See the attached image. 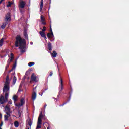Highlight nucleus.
<instances>
[{"mask_svg": "<svg viewBox=\"0 0 129 129\" xmlns=\"http://www.w3.org/2000/svg\"><path fill=\"white\" fill-rule=\"evenodd\" d=\"M16 39L15 47L18 48L19 46V49H20L21 53H25L26 52V40L22 39L20 35H17Z\"/></svg>", "mask_w": 129, "mask_h": 129, "instance_id": "1", "label": "nucleus"}, {"mask_svg": "<svg viewBox=\"0 0 129 129\" xmlns=\"http://www.w3.org/2000/svg\"><path fill=\"white\" fill-rule=\"evenodd\" d=\"M3 93H5V99L8 100L9 98V94L10 93V82L6 81L4 87L3 88Z\"/></svg>", "mask_w": 129, "mask_h": 129, "instance_id": "2", "label": "nucleus"}, {"mask_svg": "<svg viewBox=\"0 0 129 129\" xmlns=\"http://www.w3.org/2000/svg\"><path fill=\"white\" fill-rule=\"evenodd\" d=\"M63 89H64V84L63 83V79L60 77V85L59 87V92L57 95V98H54L56 101L59 100V98L61 97V94L62 93V91H63Z\"/></svg>", "mask_w": 129, "mask_h": 129, "instance_id": "3", "label": "nucleus"}, {"mask_svg": "<svg viewBox=\"0 0 129 129\" xmlns=\"http://www.w3.org/2000/svg\"><path fill=\"white\" fill-rule=\"evenodd\" d=\"M46 30L47 27H46V26H44L42 29V31L39 32L40 36H41L42 38H44L45 40L47 39V36H46V33H45V32H46Z\"/></svg>", "mask_w": 129, "mask_h": 129, "instance_id": "4", "label": "nucleus"}, {"mask_svg": "<svg viewBox=\"0 0 129 129\" xmlns=\"http://www.w3.org/2000/svg\"><path fill=\"white\" fill-rule=\"evenodd\" d=\"M44 115H43V112H41L40 114L38 117L37 124L42 125V118H43Z\"/></svg>", "mask_w": 129, "mask_h": 129, "instance_id": "5", "label": "nucleus"}, {"mask_svg": "<svg viewBox=\"0 0 129 129\" xmlns=\"http://www.w3.org/2000/svg\"><path fill=\"white\" fill-rule=\"evenodd\" d=\"M32 81H35V82H38L37 80V76L35 75V74L33 73L31 75L30 83H32Z\"/></svg>", "mask_w": 129, "mask_h": 129, "instance_id": "6", "label": "nucleus"}, {"mask_svg": "<svg viewBox=\"0 0 129 129\" xmlns=\"http://www.w3.org/2000/svg\"><path fill=\"white\" fill-rule=\"evenodd\" d=\"M21 103L15 104L16 106L17 107H20L21 106H23L24 105V103H25V101H24V98H21L20 100Z\"/></svg>", "mask_w": 129, "mask_h": 129, "instance_id": "7", "label": "nucleus"}, {"mask_svg": "<svg viewBox=\"0 0 129 129\" xmlns=\"http://www.w3.org/2000/svg\"><path fill=\"white\" fill-rule=\"evenodd\" d=\"M5 101H8V100H5V97L3 95L0 96V104H4Z\"/></svg>", "mask_w": 129, "mask_h": 129, "instance_id": "8", "label": "nucleus"}, {"mask_svg": "<svg viewBox=\"0 0 129 129\" xmlns=\"http://www.w3.org/2000/svg\"><path fill=\"white\" fill-rule=\"evenodd\" d=\"M5 21L6 22H8V21H11V13H8L5 16Z\"/></svg>", "mask_w": 129, "mask_h": 129, "instance_id": "9", "label": "nucleus"}, {"mask_svg": "<svg viewBox=\"0 0 129 129\" xmlns=\"http://www.w3.org/2000/svg\"><path fill=\"white\" fill-rule=\"evenodd\" d=\"M26 3H25V1H24V0H21L19 4V8H21V9H24Z\"/></svg>", "mask_w": 129, "mask_h": 129, "instance_id": "10", "label": "nucleus"}, {"mask_svg": "<svg viewBox=\"0 0 129 129\" xmlns=\"http://www.w3.org/2000/svg\"><path fill=\"white\" fill-rule=\"evenodd\" d=\"M71 99V96L69 95V97L68 98V99L67 100V102H65L62 104L60 105V106H64L65 104H67V102H69V101H70Z\"/></svg>", "mask_w": 129, "mask_h": 129, "instance_id": "11", "label": "nucleus"}, {"mask_svg": "<svg viewBox=\"0 0 129 129\" xmlns=\"http://www.w3.org/2000/svg\"><path fill=\"white\" fill-rule=\"evenodd\" d=\"M47 47L49 51H52L53 49V45H52V43L51 42H48Z\"/></svg>", "mask_w": 129, "mask_h": 129, "instance_id": "12", "label": "nucleus"}, {"mask_svg": "<svg viewBox=\"0 0 129 129\" xmlns=\"http://www.w3.org/2000/svg\"><path fill=\"white\" fill-rule=\"evenodd\" d=\"M10 64H11V62L10 61V59H8L7 62V65L5 67V71H7V70H8L9 67H10Z\"/></svg>", "mask_w": 129, "mask_h": 129, "instance_id": "13", "label": "nucleus"}, {"mask_svg": "<svg viewBox=\"0 0 129 129\" xmlns=\"http://www.w3.org/2000/svg\"><path fill=\"white\" fill-rule=\"evenodd\" d=\"M36 98H37V93L35 92H34L32 94V100H35Z\"/></svg>", "mask_w": 129, "mask_h": 129, "instance_id": "14", "label": "nucleus"}, {"mask_svg": "<svg viewBox=\"0 0 129 129\" xmlns=\"http://www.w3.org/2000/svg\"><path fill=\"white\" fill-rule=\"evenodd\" d=\"M57 55H58V53H57V52L55 50H54L53 51V53H51V56H52L53 58H56V57H57Z\"/></svg>", "mask_w": 129, "mask_h": 129, "instance_id": "15", "label": "nucleus"}, {"mask_svg": "<svg viewBox=\"0 0 129 129\" xmlns=\"http://www.w3.org/2000/svg\"><path fill=\"white\" fill-rule=\"evenodd\" d=\"M43 7H44V0H41L40 10L42 11L43 9Z\"/></svg>", "mask_w": 129, "mask_h": 129, "instance_id": "16", "label": "nucleus"}, {"mask_svg": "<svg viewBox=\"0 0 129 129\" xmlns=\"http://www.w3.org/2000/svg\"><path fill=\"white\" fill-rule=\"evenodd\" d=\"M16 82H17V77H16V76H14L13 79V82H12L13 85H15V84H16Z\"/></svg>", "mask_w": 129, "mask_h": 129, "instance_id": "17", "label": "nucleus"}, {"mask_svg": "<svg viewBox=\"0 0 129 129\" xmlns=\"http://www.w3.org/2000/svg\"><path fill=\"white\" fill-rule=\"evenodd\" d=\"M13 99L14 102L18 101V96H17L16 95H14L13 97Z\"/></svg>", "mask_w": 129, "mask_h": 129, "instance_id": "18", "label": "nucleus"}, {"mask_svg": "<svg viewBox=\"0 0 129 129\" xmlns=\"http://www.w3.org/2000/svg\"><path fill=\"white\" fill-rule=\"evenodd\" d=\"M23 34L25 39H28V34L27 33V30L26 29L24 30Z\"/></svg>", "mask_w": 129, "mask_h": 129, "instance_id": "19", "label": "nucleus"}, {"mask_svg": "<svg viewBox=\"0 0 129 129\" xmlns=\"http://www.w3.org/2000/svg\"><path fill=\"white\" fill-rule=\"evenodd\" d=\"M10 56H11V59H9L10 62H12V61H13V59H14V54L13 53H11V54H10Z\"/></svg>", "mask_w": 129, "mask_h": 129, "instance_id": "20", "label": "nucleus"}, {"mask_svg": "<svg viewBox=\"0 0 129 129\" xmlns=\"http://www.w3.org/2000/svg\"><path fill=\"white\" fill-rule=\"evenodd\" d=\"M5 110H6V111H8V112H11V108H10L8 106V105H6L5 106Z\"/></svg>", "mask_w": 129, "mask_h": 129, "instance_id": "21", "label": "nucleus"}, {"mask_svg": "<svg viewBox=\"0 0 129 129\" xmlns=\"http://www.w3.org/2000/svg\"><path fill=\"white\" fill-rule=\"evenodd\" d=\"M28 123L29 126H32V124L33 123V121H32V120L31 119V118H29V119L28 120Z\"/></svg>", "mask_w": 129, "mask_h": 129, "instance_id": "22", "label": "nucleus"}, {"mask_svg": "<svg viewBox=\"0 0 129 129\" xmlns=\"http://www.w3.org/2000/svg\"><path fill=\"white\" fill-rule=\"evenodd\" d=\"M14 126H15V127H19V122L16 121L15 122H14Z\"/></svg>", "mask_w": 129, "mask_h": 129, "instance_id": "23", "label": "nucleus"}, {"mask_svg": "<svg viewBox=\"0 0 129 129\" xmlns=\"http://www.w3.org/2000/svg\"><path fill=\"white\" fill-rule=\"evenodd\" d=\"M3 44H4V38H2L0 40V47H2Z\"/></svg>", "mask_w": 129, "mask_h": 129, "instance_id": "24", "label": "nucleus"}, {"mask_svg": "<svg viewBox=\"0 0 129 129\" xmlns=\"http://www.w3.org/2000/svg\"><path fill=\"white\" fill-rule=\"evenodd\" d=\"M4 120L5 121H8V120H9V116H8V115H4Z\"/></svg>", "mask_w": 129, "mask_h": 129, "instance_id": "25", "label": "nucleus"}, {"mask_svg": "<svg viewBox=\"0 0 129 129\" xmlns=\"http://www.w3.org/2000/svg\"><path fill=\"white\" fill-rule=\"evenodd\" d=\"M12 5H13V3L11 2H8V5H7V8H10V7H12Z\"/></svg>", "mask_w": 129, "mask_h": 129, "instance_id": "26", "label": "nucleus"}, {"mask_svg": "<svg viewBox=\"0 0 129 129\" xmlns=\"http://www.w3.org/2000/svg\"><path fill=\"white\" fill-rule=\"evenodd\" d=\"M34 65H35V62H30L28 63V66H29V67H32V66Z\"/></svg>", "mask_w": 129, "mask_h": 129, "instance_id": "27", "label": "nucleus"}, {"mask_svg": "<svg viewBox=\"0 0 129 129\" xmlns=\"http://www.w3.org/2000/svg\"><path fill=\"white\" fill-rule=\"evenodd\" d=\"M41 22H44V21H46V20L45 19V18H44V16H43V15L41 16Z\"/></svg>", "mask_w": 129, "mask_h": 129, "instance_id": "28", "label": "nucleus"}, {"mask_svg": "<svg viewBox=\"0 0 129 129\" xmlns=\"http://www.w3.org/2000/svg\"><path fill=\"white\" fill-rule=\"evenodd\" d=\"M42 128V125L41 124H37L36 129Z\"/></svg>", "mask_w": 129, "mask_h": 129, "instance_id": "29", "label": "nucleus"}, {"mask_svg": "<svg viewBox=\"0 0 129 129\" xmlns=\"http://www.w3.org/2000/svg\"><path fill=\"white\" fill-rule=\"evenodd\" d=\"M47 37L48 38V39H50V38H52V35H51V33H48L47 34Z\"/></svg>", "mask_w": 129, "mask_h": 129, "instance_id": "30", "label": "nucleus"}, {"mask_svg": "<svg viewBox=\"0 0 129 129\" xmlns=\"http://www.w3.org/2000/svg\"><path fill=\"white\" fill-rule=\"evenodd\" d=\"M17 66V60L15 61V62L14 63L13 67V69H15Z\"/></svg>", "mask_w": 129, "mask_h": 129, "instance_id": "31", "label": "nucleus"}, {"mask_svg": "<svg viewBox=\"0 0 129 129\" xmlns=\"http://www.w3.org/2000/svg\"><path fill=\"white\" fill-rule=\"evenodd\" d=\"M72 92H73V91L72 90V88H71V89H70V92H69V95L71 96V94H72Z\"/></svg>", "mask_w": 129, "mask_h": 129, "instance_id": "32", "label": "nucleus"}, {"mask_svg": "<svg viewBox=\"0 0 129 129\" xmlns=\"http://www.w3.org/2000/svg\"><path fill=\"white\" fill-rule=\"evenodd\" d=\"M9 80H10V77L9 76V75H7L6 76V81H9Z\"/></svg>", "mask_w": 129, "mask_h": 129, "instance_id": "33", "label": "nucleus"}, {"mask_svg": "<svg viewBox=\"0 0 129 129\" xmlns=\"http://www.w3.org/2000/svg\"><path fill=\"white\" fill-rule=\"evenodd\" d=\"M6 114L7 115H8V116H11V114H10V112L7 111V112H6Z\"/></svg>", "mask_w": 129, "mask_h": 129, "instance_id": "34", "label": "nucleus"}, {"mask_svg": "<svg viewBox=\"0 0 129 129\" xmlns=\"http://www.w3.org/2000/svg\"><path fill=\"white\" fill-rule=\"evenodd\" d=\"M18 115L19 117H21V116H22V114L21 113V111H18Z\"/></svg>", "mask_w": 129, "mask_h": 129, "instance_id": "35", "label": "nucleus"}, {"mask_svg": "<svg viewBox=\"0 0 129 129\" xmlns=\"http://www.w3.org/2000/svg\"><path fill=\"white\" fill-rule=\"evenodd\" d=\"M43 25H46L47 23L45 21H41Z\"/></svg>", "mask_w": 129, "mask_h": 129, "instance_id": "36", "label": "nucleus"}, {"mask_svg": "<svg viewBox=\"0 0 129 129\" xmlns=\"http://www.w3.org/2000/svg\"><path fill=\"white\" fill-rule=\"evenodd\" d=\"M53 75V72L51 71L49 73V76H52Z\"/></svg>", "mask_w": 129, "mask_h": 129, "instance_id": "37", "label": "nucleus"}, {"mask_svg": "<svg viewBox=\"0 0 129 129\" xmlns=\"http://www.w3.org/2000/svg\"><path fill=\"white\" fill-rule=\"evenodd\" d=\"M1 28H2V29H5V28H6V26H5V25H2L1 26Z\"/></svg>", "mask_w": 129, "mask_h": 129, "instance_id": "38", "label": "nucleus"}, {"mask_svg": "<svg viewBox=\"0 0 129 129\" xmlns=\"http://www.w3.org/2000/svg\"><path fill=\"white\" fill-rule=\"evenodd\" d=\"M50 34L51 35L52 38H53V37H54V33H53V32H51Z\"/></svg>", "mask_w": 129, "mask_h": 129, "instance_id": "39", "label": "nucleus"}, {"mask_svg": "<svg viewBox=\"0 0 129 129\" xmlns=\"http://www.w3.org/2000/svg\"><path fill=\"white\" fill-rule=\"evenodd\" d=\"M8 103H9V104H12V100L9 101L8 102Z\"/></svg>", "mask_w": 129, "mask_h": 129, "instance_id": "40", "label": "nucleus"}, {"mask_svg": "<svg viewBox=\"0 0 129 129\" xmlns=\"http://www.w3.org/2000/svg\"><path fill=\"white\" fill-rule=\"evenodd\" d=\"M2 26H7V24H6V23H3Z\"/></svg>", "mask_w": 129, "mask_h": 129, "instance_id": "41", "label": "nucleus"}, {"mask_svg": "<svg viewBox=\"0 0 129 129\" xmlns=\"http://www.w3.org/2000/svg\"><path fill=\"white\" fill-rule=\"evenodd\" d=\"M5 0H0V5L3 3Z\"/></svg>", "mask_w": 129, "mask_h": 129, "instance_id": "42", "label": "nucleus"}, {"mask_svg": "<svg viewBox=\"0 0 129 129\" xmlns=\"http://www.w3.org/2000/svg\"><path fill=\"white\" fill-rule=\"evenodd\" d=\"M50 32L51 33L53 32V31L52 30V28H50Z\"/></svg>", "mask_w": 129, "mask_h": 129, "instance_id": "43", "label": "nucleus"}, {"mask_svg": "<svg viewBox=\"0 0 129 129\" xmlns=\"http://www.w3.org/2000/svg\"><path fill=\"white\" fill-rule=\"evenodd\" d=\"M3 126V122H1V123L0 124V126Z\"/></svg>", "mask_w": 129, "mask_h": 129, "instance_id": "44", "label": "nucleus"}, {"mask_svg": "<svg viewBox=\"0 0 129 129\" xmlns=\"http://www.w3.org/2000/svg\"><path fill=\"white\" fill-rule=\"evenodd\" d=\"M21 13H23V10L22 9H20Z\"/></svg>", "mask_w": 129, "mask_h": 129, "instance_id": "45", "label": "nucleus"}, {"mask_svg": "<svg viewBox=\"0 0 129 129\" xmlns=\"http://www.w3.org/2000/svg\"><path fill=\"white\" fill-rule=\"evenodd\" d=\"M13 70H14V69H13V68H12V69H11V71H13Z\"/></svg>", "mask_w": 129, "mask_h": 129, "instance_id": "46", "label": "nucleus"}, {"mask_svg": "<svg viewBox=\"0 0 129 129\" xmlns=\"http://www.w3.org/2000/svg\"><path fill=\"white\" fill-rule=\"evenodd\" d=\"M46 106H47V104H45V105H44V107H46Z\"/></svg>", "mask_w": 129, "mask_h": 129, "instance_id": "47", "label": "nucleus"}, {"mask_svg": "<svg viewBox=\"0 0 129 129\" xmlns=\"http://www.w3.org/2000/svg\"><path fill=\"white\" fill-rule=\"evenodd\" d=\"M47 129H50V126L47 127Z\"/></svg>", "mask_w": 129, "mask_h": 129, "instance_id": "48", "label": "nucleus"}, {"mask_svg": "<svg viewBox=\"0 0 129 129\" xmlns=\"http://www.w3.org/2000/svg\"><path fill=\"white\" fill-rule=\"evenodd\" d=\"M25 75H27V73H26Z\"/></svg>", "mask_w": 129, "mask_h": 129, "instance_id": "49", "label": "nucleus"}, {"mask_svg": "<svg viewBox=\"0 0 129 129\" xmlns=\"http://www.w3.org/2000/svg\"><path fill=\"white\" fill-rule=\"evenodd\" d=\"M41 96L43 95V93H42V94L41 95Z\"/></svg>", "mask_w": 129, "mask_h": 129, "instance_id": "50", "label": "nucleus"}, {"mask_svg": "<svg viewBox=\"0 0 129 129\" xmlns=\"http://www.w3.org/2000/svg\"><path fill=\"white\" fill-rule=\"evenodd\" d=\"M40 30H42V28H40Z\"/></svg>", "mask_w": 129, "mask_h": 129, "instance_id": "51", "label": "nucleus"}, {"mask_svg": "<svg viewBox=\"0 0 129 129\" xmlns=\"http://www.w3.org/2000/svg\"><path fill=\"white\" fill-rule=\"evenodd\" d=\"M58 71H60V70L58 69Z\"/></svg>", "mask_w": 129, "mask_h": 129, "instance_id": "52", "label": "nucleus"}, {"mask_svg": "<svg viewBox=\"0 0 129 129\" xmlns=\"http://www.w3.org/2000/svg\"><path fill=\"white\" fill-rule=\"evenodd\" d=\"M0 129H2V127H0Z\"/></svg>", "mask_w": 129, "mask_h": 129, "instance_id": "53", "label": "nucleus"}, {"mask_svg": "<svg viewBox=\"0 0 129 129\" xmlns=\"http://www.w3.org/2000/svg\"><path fill=\"white\" fill-rule=\"evenodd\" d=\"M28 129H30V128H28Z\"/></svg>", "mask_w": 129, "mask_h": 129, "instance_id": "54", "label": "nucleus"}]
</instances>
